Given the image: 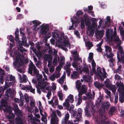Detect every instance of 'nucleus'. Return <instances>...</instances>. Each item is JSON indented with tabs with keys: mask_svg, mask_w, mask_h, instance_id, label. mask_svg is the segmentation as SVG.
<instances>
[{
	"mask_svg": "<svg viewBox=\"0 0 124 124\" xmlns=\"http://www.w3.org/2000/svg\"><path fill=\"white\" fill-rule=\"evenodd\" d=\"M52 35L54 39L52 38L50 40L52 44H55V39L56 44L59 47L66 51H68L66 47L70 49V44L68 39L67 37L64 36V33H60L58 31L55 30L52 32Z\"/></svg>",
	"mask_w": 124,
	"mask_h": 124,
	"instance_id": "obj_1",
	"label": "nucleus"
},
{
	"mask_svg": "<svg viewBox=\"0 0 124 124\" xmlns=\"http://www.w3.org/2000/svg\"><path fill=\"white\" fill-rule=\"evenodd\" d=\"M42 76L41 75L38 74L36 76V79L34 78L32 79V83L37 86H36L37 88V91L39 94L41 93V90L43 89L42 91L44 92H45L44 88L47 90L51 91L52 90V88L50 86H46L48 85L49 83L46 81H45L44 79H42Z\"/></svg>",
	"mask_w": 124,
	"mask_h": 124,
	"instance_id": "obj_2",
	"label": "nucleus"
},
{
	"mask_svg": "<svg viewBox=\"0 0 124 124\" xmlns=\"http://www.w3.org/2000/svg\"><path fill=\"white\" fill-rule=\"evenodd\" d=\"M84 14L83 12L81 10L78 11L76 16H74L72 17L71 18V22H72V25L71 26H70L69 29L70 30L71 29H75L77 26L78 24L80 21H81V26L82 29H83L85 27V20L84 18V15L83 17H79V16L82 15ZM86 14V13L85 14Z\"/></svg>",
	"mask_w": 124,
	"mask_h": 124,
	"instance_id": "obj_3",
	"label": "nucleus"
},
{
	"mask_svg": "<svg viewBox=\"0 0 124 124\" xmlns=\"http://www.w3.org/2000/svg\"><path fill=\"white\" fill-rule=\"evenodd\" d=\"M11 56L15 57L16 59L14 61V59L13 62L14 67L15 68H18L22 65L24 64L25 62V63L28 62L29 60L27 58L24 57L23 55H22L18 52L17 51H15L14 52V55L13 56H12V54H10Z\"/></svg>",
	"mask_w": 124,
	"mask_h": 124,
	"instance_id": "obj_4",
	"label": "nucleus"
},
{
	"mask_svg": "<svg viewBox=\"0 0 124 124\" xmlns=\"http://www.w3.org/2000/svg\"><path fill=\"white\" fill-rule=\"evenodd\" d=\"M81 84L79 80H77L76 82V87L79 93L78 95V98H76L75 99V101L77 102L76 104V106H78L81 104L82 102L81 96L84 93H86L87 90L86 86L85 85H82L80 90Z\"/></svg>",
	"mask_w": 124,
	"mask_h": 124,
	"instance_id": "obj_5",
	"label": "nucleus"
},
{
	"mask_svg": "<svg viewBox=\"0 0 124 124\" xmlns=\"http://www.w3.org/2000/svg\"><path fill=\"white\" fill-rule=\"evenodd\" d=\"M114 31L113 32L112 30L109 29L106 30V36L107 39L110 41L113 40L117 43V46H119L121 44V41L119 39V37L117 36L116 28L114 27Z\"/></svg>",
	"mask_w": 124,
	"mask_h": 124,
	"instance_id": "obj_6",
	"label": "nucleus"
},
{
	"mask_svg": "<svg viewBox=\"0 0 124 124\" xmlns=\"http://www.w3.org/2000/svg\"><path fill=\"white\" fill-rule=\"evenodd\" d=\"M84 18L85 20V23L87 27V34L88 35L93 36L94 33V31L97 30V28L93 24H92L87 14H85Z\"/></svg>",
	"mask_w": 124,
	"mask_h": 124,
	"instance_id": "obj_7",
	"label": "nucleus"
},
{
	"mask_svg": "<svg viewBox=\"0 0 124 124\" xmlns=\"http://www.w3.org/2000/svg\"><path fill=\"white\" fill-rule=\"evenodd\" d=\"M33 25L31 27L32 30L36 31L38 30L39 27L40 28L39 31V34L40 35H44L47 33L49 30V25L48 24L43 23L39 26Z\"/></svg>",
	"mask_w": 124,
	"mask_h": 124,
	"instance_id": "obj_8",
	"label": "nucleus"
},
{
	"mask_svg": "<svg viewBox=\"0 0 124 124\" xmlns=\"http://www.w3.org/2000/svg\"><path fill=\"white\" fill-rule=\"evenodd\" d=\"M13 106L15 114L17 116L15 119V123L16 124H25L26 121L21 118L22 113L21 111L18 108V105L14 104Z\"/></svg>",
	"mask_w": 124,
	"mask_h": 124,
	"instance_id": "obj_9",
	"label": "nucleus"
},
{
	"mask_svg": "<svg viewBox=\"0 0 124 124\" xmlns=\"http://www.w3.org/2000/svg\"><path fill=\"white\" fill-rule=\"evenodd\" d=\"M71 54L74 60L72 64V66L78 71V69H79L81 66H80V64L78 63L77 61H79L82 62V60L79 57L77 51H71Z\"/></svg>",
	"mask_w": 124,
	"mask_h": 124,
	"instance_id": "obj_10",
	"label": "nucleus"
},
{
	"mask_svg": "<svg viewBox=\"0 0 124 124\" xmlns=\"http://www.w3.org/2000/svg\"><path fill=\"white\" fill-rule=\"evenodd\" d=\"M5 108H2L1 106H0V109H3L4 112H9V115H7L6 118L9 122L10 124H15L14 123L15 120V115L13 113H11L12 110L11 108L9 107H7V105H5L4 106Z\"/></svg>",
	"mask_w": 124,
	"mask_h": 124,
	"instance_id": "obj_11",
	"label": "nucleus"
},
{
	"mask_svg": "<svg viewBox=\"0 0 124 124\" xmlns=\"http://www.w3.org/2000/svg\"><path fill=\"white\" fill-rule=\"evenodd\" d=\"M106 21L105 22L104 24H102V23L104 21V19L102 18L100 19L99 22V24L97 26V24L96 22H94L93 23L94 25L97 28H100L101 26L102 28L104 29L106 27H108L109 26L111 22L110 17L109 16H107L106 18Z\"/></svg>",
	"mask_w": 124,
	"mask_h": 124,
	"instance_id": "obj_12",
	"label": "nucleus"
},
{
	"mask_svg": "<svg viewBox=\"0 0 124 124\" xmlns=\"http://www.w3.org/2000/svg\"><path fill=\"white\" fill-rule=\"evenodd\" d=\"M117 86L118 87L117 93H119V100L122 103L124 102V85L120 82L117 83Z\"/></svg>",
	"mask_w": 124,
	"mask_h": 124,
	"instance_id": "obj_13",
	"label": "nucleus"
},
{
	"mask_svg": "<svg viewBox=\"0 0 124 124\" xmlns=\"http://www.w3.org/2000/svg\"><path fill=\"white\" fill-rule=\"evenodd\" d=\"M94 107V106L92 101H89L87 102L85 108V115L86 116H89L93 114L92 111L91 110L90 111V110L91 108L93 109Z\"/></svg>",
	"mask_w": 124,
	"mask_h": 124,
	"instance_id": "obj_14",
	"label": "nucleus"
},
{
	"mask_svg": "<svg viewBox=\"0 0 124 124\" xmlns=\"http://www.w3.org/2000/svg\"><path fill=\"white\" fill-rule=\"evenodd\" d=\"M102 69L103 73L101 72V68L99 67L97 68V72H96V73L94 74H95L99 76L101 80L103 81L104 80V78H106L107 75L105 71L104 68H102Z\"/></svg>",
	"mask_w": 124,
	"mask_h": 124,
	"instance_id": "obj_15",
	"label": "nucleus"
},
{
	"mask_svg": "<svg viewBox=\"0 0 124 124\" xmlns=\"http://www.w3.org/2000/svg\"><path fill=\"white\" fill-rule=\"evenodd\" d=\"M44 59L48 61V64L47 65L48 67L49 68V71L51 73L53 72L54 70V67L53 66H50L52 63V57L48 55H45L44 56Z\"/></svg>",
	"mask_w": 124,
	"mask_h": 124,
	"instance_id": "obj_16",
	"label": "nucleus"
},
{
	"mask_svg": "<svg viewBox=\"0 0 124 124\" xmlns=\"http://www.w3.org/2000/svg\"><path fill=\"white\" fill-rule=\"evenodd\" d=\"M110 106L109 102L108 101H104L102 104L99 110L100 114L103 115L105 112L109 109Z\"/></svg>",
	"mask_w": 124,
	"mask_h": 124,
	"instance_id": "obj_17",
	"label": "nucleus"
},
{
	"mask_svg": "<svg viewBox=\"0 0 124 124\" xmlns=\"http://www.w3.org/2000/svg\"><path fill=\"white\" fill-rule=\"evenodd\" d=\"M97 118H95V121L96 124H116V123L114 122L113 124L111 122L109 121H106L104 119H106V117L103 116H102L101 117V118L96 116Z\"/></svg>",
	"mask_w": 124,
	"mask_h": 124,
	"instance_id": "obj_18",
	"label": "nucleus"
},
{
	"mask_svg": "<svg viewBox=\"0 0 124 124\" xmlns=\"http://www.w3.org/2000/svg\"><path fill=\"white\" fill-rule=\"evenodd\" d=\"M84 67L83 69V70L86 74V75H84L83 76L84 80L86 82L89 81L91 79V75H90L89 73V70L88 67L86 64H84L83 65Z\"/></svg>",
	"mask_w": 124,
	"mask_h": 124,
	"instance_id": "obj_19",
	"label": "nucleus"
},
{
	"mask_svg": "<svg viewBox=\"0 0 124 124\" xmlns=\"http://www.w3.org/2000/svg\"><path fill=\"white\" fill-rule=\"evenodd\" d=\"M38 102L39 104V108L40 113V115L42 116L41 118V120L46 124L47 120L46 118V113L43 110V108L40 101H39Z\"/></svg>",
	"mask_w": 124,
	"mask_h": 124,
	"instance_id": "obj_20",
	"label": "nucleus"
},
{
	"mask_svg": "<svg viewBox=\"0 0 124 124\" xmlns=\"http://www.w3.org/2000/svg\"><path fill=\"white\" fill-rule=\"evenodd\" d=\"M29 63V69L28 71V73L32 75V74L33 71V73L34 74H36V76L38 75V74H37L38 73V70H37L36 67L33 62L30 61Z\"/></svg>",
	"mask_w": 124,
	"mask_h": 124,
	"instance_id": "obj_21",
	"label": "nucleus"
},
{
	"mask_svg": "<svg viewBox=\"0 0 124 124\" xmlns=\"http://www.w3.org/2000/svg\"><path fill=\"white\" fill-rule=\"evenodd\" d=\"M15 40L17 42V46H18L17 47L18 50L19 51L22 53H24V54H26L25 52H26V50L22 47V46L23 45V42H22V44H20L19 45L18 44V42L21 41L19 40L18 36H15Z\"/></svg>",
	"mask_w": 124,
	"mask_h": 124,
	"instance_id": "obj_22",
	"label": "nucleus"
},
{
	"mask_svg": "<svg viewBox=\"0 0 124 124\" xmlns=\"http://www.w3.org/2000/svg\"><path fill=\"white\" fill-rule=\"evenodd\" d=\"M73 96L72 95L70 94L68 96V98L65 100V101L63 103V105L64 107H66L67 108L69 107L70 104L69 102L72 103L74 101Z\"/></svg>",
	"mask_w": 124,
	"mask_h": 124,
	"instance_id": "obj_23",
	"label": "nucleus"
},
{
	"mask_svg": "<svg viewBox=\"0 0 124 124\" xmlns=\"http://www.w3.org/2000/svg\"><path fill=\"white\" fill-rule=\"evenodd\" d=\"M59 119L57 117L56 113L54 111H52V113L51 115V124H58V122Z\"/></svg>",
	"mask_w": 124,
	"mask_h": 124,
	"instance_id": "obj_24",
	"label": "nucleus"
},
{
	"mask_svg": "<svg viewBox=\"0 0 124 124\" xmlns=\"http://www.w3.org/2000/svg\"><path fill=\"white\" fill-rule=\"evenodd\" d=\"M105 53H104V55H106V57L108 58L113 57L114 54L112 52L111 48L108 46H105Z\"/></svg>",
	"mask_w": 124,
	"mask_h": 124,
	"instance_id": "obj_25",
	"label": "nucleus"
},
{
	"mask_svg": "<svg viewBox=\"0 0 124 124\" xmlns=\"http://www.w3.org/2000/svg\"><path fill=\"white\" fill-rule=\"evenodd\" d=\"M20 33L21 35L22 36V41H20L18 42V44H22V42H23V46H26L27 47H28L29 45H27V41L26 39V37L25 36V33L21 31V30H20Z\"/></svg>",
	"mask_w": 124,
	"mask_h": 124,
	"instance_id": "obj_26",
	"label": "nucleus"
},
{
	"mask_svg": "<svg viewBox=\"0 0 124 124\" xmlns=\"http://www.w3.org/2000/svg\"><path fill=\"white\" fill-rule=\"evenodd\" d=\"M97 30H95V35L96 37L98 38L102 37L103 36L104 31L103 28H102L101 30H98L100 28H97Z\"/></svg>",
	"mask_w": 124,
	"mask_h": 124,
	"instance_id": "obj_27",
	"label": "nucleus"
},
{
	"mask_svg": "<svg viewBox=\"0 0 124 124\" xmlns=\"http://www.w3.org/2000/svg\"><path fill=\"white\" fill-rule=\"evenodd\" d=\"M49 103L52 105L53 107L55 108V105H56L58 104L57 98L56 97H54L51 101H49Z\"/></svg>",
	"mask_w": 124,
	"mask_h": 124,
	"instance_id": "obj_28",
	"label": "nucleus"
},
{
	"mask_svg": "<svg viewBox=\"0 0 124 124\" xmlns=\"http://www.w3.org/2000/svg\"><path fill=\"white\" fill-rule=\"evenodd\" d=\"M84 40V41L85 45L88 49H90L93 46V45L90 42L87 41L88 38L87 36H85L83 37Z\"/></svg>",
	"mask_w": 124,
	"mask_h": 124,
	"instance_id": "obj_29",
	"label": "nucleus"
},
{
	"mask_svg": "<svg viewBox=\"0 0 124 124\" xmlns=\"http://www.w3.org/2000/svg\"><path fill=\"white\" fill-rule=\"evenodd\" d=\"M73 116L75 118V119L73 121V123L74 124H78L79 121L82 120V118L76 116L77 113L76 111H73Z\"/></svg>",
	"mask_w": 124,
	"mask_h": 124,
	"instance_id": "obj_30",
	"label": "nucleus"
},
{
	"mask_svg": "<svg viewBox=\"0 0 124 124\" xmlns=\"http://www.w3.org/2000/svg\"><path fill=\"white\" fill-rule=\"evenodd\" d=\"M95 93L94 91L93 92V94L90 92H88L87 94L86 97L85 96L84 100H93L94 99Z\"/></svg>",
	"mask_w": 124,
	"mask_h": 124,
	"instance_id": "obj_31",
	"label": "nucleus"
},
{
	"mask_svg": "<svg viewBox=\"0 0 124 124\" xmlns=\"http://www.w3.org/2000/svg\"><path fill=\"white\" fill-rule=\"evenodd\" d=\"M91 63L92 66V68L90 72V74L91 76H93V74L96 73V63L94 62V60L91 61L90 62Z\"/></svg>",
	"mask_w": 124,
	"mask_h": 124,
	"instance_id": "obj_32",
	"label": "nucleus"
},
{
	"mask_svg": "<svg viewBox=\"0 0 124 124\" xmlns=\"http://www.w3.org/2000/svg\"><path fill=\"white\" fill-rule=\"evenodd\" d=\"M103 100V96H100L97 98L96 102L95 105L96 107H99L101 105Z\"/></svg>",
	"mask_w": 124,
	"mask_h": 124,
	"instance_id": "obj_33",
	"label": "nucleus"
},
{
	"mask_svg": "<svg viewBox=\"0 0 124 124\" xmlns=\"http://www.w3.org/2000/svg\"><path fill=\"white\" fill-rule=\"evenodd\" d=\"M21 89L25 90L27 92H29L30 91V92L33 93H35V89L32 88L31 86H24L22 87Z\"/></svg>",
	"mask_w": 124,
	"mask_h": 124,
	"instance_id": "obj_34",
	"label": "nucleus"
},
{
	"mask_svg": "<svg viewBox=\"0 0 124 124\" xmlns=\"http://www.w3.org/2000/svg\"><path fill=\"white\" fill-rule=\"evenodd\" d=\"M121 55V58H120L119 54H118V53L117 54V58L119 62H121L124 63V53L123 52L120 53Z\"/></svg>",
	"mask_w": 124,
	"mask_h": 124,
	"instance_id": "obj_35",
	"label": "nucleus"
},
{
	"mask_svg": "<svg viewBox=\"0 0 124 124\" xmlns=\"http://www.w3.org/2000/svg\"><path fill=\"white\" fill-rule=\"evenodd\" d=\"M4 71L2 69L0 68V83L2 84L4 81Z\"/></svg>",
	"mask_w": 124,
	"mask_h": 124,
	"instance_id": "obj_36",
	"label": "nucleus"
},
{
	"mask_svg": "<svg viewBox=\"0 0 124 124\" xmlns=\"http://www.w3.org/2000/svg\"><path fill=\"white\" fill-rule=\"evenodd\" d=\"M41 23V22L37 20H35L29 22L28 24L31 25L33 24V25L38 26Z\"/></svg>",
	"mask_w": 124,
	"mask_h": 124,
	"instance_id": "obj_37",
	"label": "nucleus"
},
{
	"mask_svg": "<svg viewBox=\"0 0 124 124\" xmlns=\"http://www.w3.org/2000/svg\"><path fill=\"white\" fill-rule=\"evenodd\" d=\"M105 92L109 97L110 102H113L114 99V96L113 95H111V92L107 89H106L105 90Z\"/></svg>",
	"mask_w": 124,
	"mask_h": 124,
	"instance_id": "obj_38",
	"label": "nucleus"
},
{
	"mask_svg": "<svg viewBox=\"0 0 124 124\" xmlns=\"http://www.w3.org/2000/svg\"><path fill=\"white\" fill-rule=\"evenodd\" d=\"M79 77L78 73L77 72L74 71L71 73V78L73 79H77Z\"/></svg>",
	"mask_w": 124,
	"mask_h": 124,
	"instance_id": "obj_39",
	"label": "nucleus"
},
{
	"mask_svg": "<svg viewBox=\"0 0 124 124\" xmlns=\"http://www.w3.org/2000/svg\"><path fill=\"white\" fill-rule=\"evenodd\" d=\"M15 77L12 75L8 74L6 77L5 80L8 81H15Z\"/></svg>",
	"mask_w": 124,
	"mask_h": 124,
	"instance_id": "obj_40",
	"label": "nucleus"
},
{
	"mask_svg": "<svg viewBox=\"0 0 124 124\" xmlns=\"http://www.w3.org/2000/svg\"><path fill=\"white\" fill-rule=\"evenodd\" d=\"M59 59L60 57L59 56H55L52 62L53 64L55 66H56L58 64V63L59 62Z\"/></svg>",
	"mask_w": 124,
	"mask_h": 124,
	"instance_id": "obj_41",
	"label": "nucleus"
},
{
	"mask_svg": "<svg viewBox=\"0 0 124 124\" xmlns=\"http://www.w3.org/2000/svg\"><path fill=\"white\" fill-rule=\"evenodd\" d=\"M71 64L69 62H67L66 64V65L64 67V69L68 73H70V67Z\"/></svg>",
	"mask_w": 124,
	"mask_h": 124,
	"instance_id": "obj_42",
	"label": "nucleus"
},
{
	"mask_svg": "<svg viewBox=\"0 0 124 124\" xmlns=\"http://www.w3.org/2000/svg\"><path fill=\"white\" fill-rule=\"evenodd\" d=\"M70 115L69 113H67L65 114L64 118L63 119L62 122L64 124H66L68 122L69 117Z\"/></svg>",
	"mask_w": 124,
	"mask_h": 124,
	"instance_id": "obj_43",
	"label": "nucleus"
},
{
	"mask_svg": "<svg viewBox=\"0 0 124 124\" xmlns=\"http://www.w3.org/2000/svg\"><path fill=\"white\" fill-rule=\"evenodd\" d=\"M5 86H2V87H4L6 88H8L10 86L13 84V83L12 82L9 81H8L5 80Z\"/></svg>",
	"mask_w": 124,
	"mask_h": 124,
	"instance_id": "obj_44",
	"label": "nucleus"
},
{
	"mask_svg": "<svg viewBox=\"0 0 124 124\" xmlns=\"http://www.w3.org/2000/svg\"><path fill=\"white\" fill-rule=\"evenodd\" d=\"M12 93V91L11 88L7 89L5 93V95L7 97L11 96Z\"/></svg>",
	"mask_w": 124,
	"mask_h": 124,
	"instance_id": "obj_45",
	"label": "nucleus"
},
{
	"mask_svg": "<svg viewBox=\"0 0 124 124\" xmlns=\"http://www.w3.org/2000/svg\"><path fill=\"white\" fill-rule=\"evenodd\" d=\"M94 85L95 87L100 89L103 86V85L98 81H96L94 83Z\"/></svg>",
	"mask_w": 124,
	"mask_h": 124,
	"instance_id": "obj_46",
	"label": "nucleus"
},
{
	"mask_svg": "<svg viewBox=\"0 0 124 124\" xmlns=\"http://www.w3.org/2000/svg\"><path fill=\"white\" fill-rule=\"evenodd\" d=\"M115 108L113 106L110 108L108 112V115L110 116L113 115L115 112Z\"/></svg>",
	"mask_w": 124,
	"mask_h": 124,
	"instance_id": "obj_47",
	"label": "nucleus"
},
{
	"mask_svg": "<svg viewBox=\"0 0 124 124\" xmlns=\"http://www.w3.org/2000/svg\"><path fill=\"white\" fill-rule=\"evenodd\" d=\"M109 62V66L111 67H112L114 65V64L115 62V59L114 58H111L109 59L108 60Z\"/></svg>",
	"mask_w": 124,
	"mask_h": 124,
	"instance_id": "obj_48",
	"label": "nucleus"
},
{
	"mask_svg": "<svg viewBox=\"0 0 124 124\" xmlns=\"http://www.w3.org/2000/svg\"><path fill=\"white\" fill-rule=\"evenodd\" d=\"M109 90L112 91V92L115 94V93L116 91V87L114 85H111L108 88Z\"/></svg>",
	"mask_w": 124,
	"mask_h": 124,
	"instance_id": "obj_49",
	"label": "nucleus"
},
{
	"mask_svg": "<svg viewBox=\"0 0 124 124\" xmlns=\"http://www.w3.org/2000/svg\"><path fill=\"white\" fill-rule=\"evenodd\" d=\"M102 43V41L100 43L96 45L97 48L96 49V50L97 51L99 52H101L102 51V49L101 47V46Z\"/></svg>",
	"mask_w": 124,
	"mask_h": 124,
	"instance_id": "obj_50",
	"label": "nucleus"
},
{
	"mask_svg": "<svg viewBox=\"0 0 124 124\" xmlns=\"http://www.w3.org/2000/svg\"><path fill=\"white\" fill-rule=\"evenodd\" d=\"M115 78L116 80H117L118 81L116 82V84L117 86V83L119 82H120L123 84V85H124L123 83L121 82V80H122V78H121L119 75L118 74H116L115 76Z\"/></svg>",
	"mask_w": 124,
	"mask_h": 124,
	"instance_id": "obj_51",
	"label": "nucleus"
},
{
	"mask_svg": "<svg viewBox=\"0 0 124 124\" xmlns=\"http://www.w3.org/2000/svg\"><path fill=\"white\" fill-rule=\"evenodd\" d=\"M105 86L108 88L111 85V83L109 79H106L104 81Z\"/></svg>",
	"mask_w": 124,
	"mask_h": 124,
	"instance_id": "obj_52",
	"label": "nucleus"
},
{
	"mask_svg": "<svg viewBox=\"0 0 124 124\" xmlns=\"http://www.w3.org/2000/svg\"><path fill=\"white\" fill-rule=\"evenodd\" d=\"M65 58L63 56H61L60 58V61L59 62V64L61 66H62L65 63Z\"/></svg>",
	"mask_w": 124,
	"mask_h": 124,
	"instance_id": "obj_53",
	"label": "nucleus"
},
{
	"mask_svg": "<svg viewBox=\"0 0 124 124\" xmlns=\"http://www.w3.org/2000/svg\"><path fill=\"white\" fill-rule=\"evenodd\" d=\"M65 78V75L63 74V75L58 80V82L59 83L61 84L63 83Z\"/></svg>",
	"mask_w": 124,
	"mask_h": 124,
	"instance_id": "obj_54",
	"label": "nucleus"
},
{
	"mask_svg": "<svg viewBox=\"0 0 124 124\" xmlns=\"http://www.w3.org/2000/svg\"><path fill=\"white\" fill-rule=\"evenodd\" d=\"M28 116L29 117L28 119H30L31 120H32L31 122L33 121V120H34V119L36 118H37L38 119L40 117V115L39 114H37L36 115H35L36 117L33 118V119L32 120V115H28Z\"/></svg>",
	"mask_w": 124,
	"mask_h": 124,
	"instance_id": "obj_55",
	"label": "nucleus"
},
{
	"mask_svg": "<svg viewBox=\"0 0 124 124\" xmlns=\"http://www.w3.org/2000/svg\"><path fill=\"white\" fill-rule=\"evenodd\" d=\"M121 66V65L119 66L118 68L117 69L115 70L114 72L116 73H118L119 74L121 73L122 72Z\"/></svg>",
	"mask_w": 124,
	"mask_h": 124,
	"instance_id": "obj_56",
	"label": "nucleus"
},
{
	"mask_svg": "<svg viewBox=\"0 0 124 124\" xmlns=\"http://www.w3.org/2000/svg\"><path fill=\"white\" fill-rule=\"evenodd\" d=\"M53 74H54L55 77L56 78H59L60 76V73L59 71H55Z\"/></svg>",
	"mask_w": 124,
	"mask_h": 124,
	"instance_id": "obj_57",
	"label": "nucleus"
},
{
	"mask_svg": "<svg viewBox=\"0 0 124 124\" xmlns=\"http://www.w3.org/2000/svg\"><path fill=\"white\" fill-rule=\"evenodd\" d=\"M58 95L59 99L61 100L62 101L63 100V96L62 92L61 91L58 92Z\"/></svg>",
	"mask_w": 124,
	"mask_h": 124,
	"instance_id": "obj_58",
	"label": "nucleus"
},
{
	"mask_svg": "<svg viewBox=\"0 0 124 124\" xmlns=\"http://www.w3.org/2000/svg\"><path fill=\"white\" fill-rule=\"evenodd\" d=\"M93 53L91 52L89 53V57L88 58V60L90 62L91 61H92L93 60Z\"/></svg>",
	"mask_w": 124,
	"mask_h": 124,
	"instance_id": "obj_59",
	"label": "nucleus"
},
{
	"mask_svg": "<svg viewBox=\"0 0 124 124\" xmlns=\"http://www.w3.org/2000/svg\"><path fill=\"white\" fill-rule=\"evenodd\" d=\"M82 110L80 108H79L78 110V113L77 116L81 118V114H82Z\"/></svg>",
	"mask_w": 124,
	"mask_h": 124,
	"instance_id": "obj_60",
	"label": "nucleus"
},
{
	"mask_svg": "<svg viewBox=\"0 0 124 124\" xmlns=\"http://www.w3.org/2000/svg\"><path fill=\"white\" fill-rule=\"evenodd\" d=\"M114 97V101H113V102L115 103V104H116L117 103L118 100V96L117 93L116 94H115Z\"/></svg>",
	"mask_w": 124,
	"mask_h": 124,
	"instance_id": "obj_61",
	"label": "nucleus"
},
{
	"mask_svg": "<svg viewBox=\"0 0 124 124\" xmlns=\"http://www.w3.org/2000/svg\"><path fill=\"white\" fill-rule=\"evenodd\" d=\"M8 39L10 40V41L12 43H13L14 42V38L13 36L11 35H10L9 36H8L7 37Z\"/></svg>",
	"mask_w": 124,
	"mask_h": 124,
	"instance_id": "obj_62",
	"label": "nucleus"
},
{
	"mask_svg": "<svg viewBox=\"0 0 124 124\" xmlns=\"http://www.w3.org/2000/svg\"><path fill=\"white\" fill-rule=\"evenodd\" d=\"M5 88L2 86L0 87V98H1L2 94L4 92Z\"/></svg>",
	"mask_w": 124,
	"mask_h": 124,
	"instance_id": "obj_63",
	"label": "nucleus"
},
{
	"mask_svg": "<svg viewBox=\"0 0 124 124\" xmlns=\"http://www.w3.org/2000/svg\"><path fill=\"white\" fill-rule=\"evenodd\" d=\"M24 99L26 102L27 103L29 102V98L28 95L26 93L24 95Z\"/></svg>",
	"mask_w": 124,
	"mask_h": 124,
	"instance_id": "obj_64",
	"label": "nucleus"
}]
</instances>
